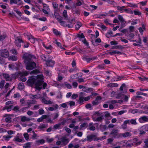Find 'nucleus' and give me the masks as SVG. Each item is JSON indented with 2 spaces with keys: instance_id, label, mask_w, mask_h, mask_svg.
<instances>
[{
  "instance_id": "nucleus-1",
  "label": "nucleus",
  "mask_w": 148,
  "mask_h": 148,
  "mask_svg": "<svg viewBox=\"0 0 148 148\" xmlns=\"http://www.w3.org/2000/svg\"><path fill=\"white\" fill-rule=\"evenodd\" d=\"M43 77L42 75H37L36 76H32L30 77L27 81V84L29 86H32L35 84L36 90H40L42 87L45 89L47 86V84L44 83L42 84L44 81Z\"/></svg>"
},
{
  "instance_id": "nucleus-2",
  "label": "nucleus",
  "mask_w": 148,
  "mask_h": 148,
  "mask_svg": "<svg viewBox=\"0 0 148 148\" xmlns=\"http://www.w3.org/2000/svg\"><path fill=\"white\" fill-rule=\"evenodd\" d=\"M24 62L26 65V69L28 70H31L36 67V64L34 60L36 59L35 56L28 53H25L23 55Z\"/></svg>"
},
{
  "instance_id": "nucleus-3",
  "label": "nucleus",
  "mask_w": 148,
  "mask_h": 148,
  "mask_svg": "<svg viewBox=\"0 0 148 148\" xmlns=\"http://www.w3.org/2000/svg\"><path fill=\"white\" fill-rule=\"evenodd\" d=\"M99 137H97L96 135L92 134L87 136V141L88 142H91L93 140L94 141H97L100 140Z\"/></svg>"
},
{
  "instance_id": "nucleus-4",
  "label": "nucleus",
  "mask_w": 148,
  "mask_h": 148,
  "mask_svg": "<svg viewBox=\"0 0 148 148\" xmlns=\"http://www.w3.org/2000/svg\"><path fill=\"white\" fill-rule=\"evenodd\" d=\"M0 54L1 56L5 58H7L9 56V52L6 49L1 50H0Z\"/></svg>"
},
{
  "instance_id": "nucleus-5",
  "label": "nucleus",
  "mask_w": 148,
  "mask_h": 148,
  "mask_svg": "<svg viewBox=\"0 0 148 148\" xmlns=\"http://www.w3.org/2000/svg\"><path fill=\"white\" fill-rule=\"evenodd\" d=\"M61 140L62 145L63 146L66 145L69 141V138H67L65 136H63L60 139Z\"/></svg>"
},
{
  "instance_id": "nucleus-6",
  "label": "nucleus",
  "mask_w": 148,
  "mask_h": 148,
  "mask_svg": "<svg viewBox=\"0 0 148 148\" xmlns=\"http://www.w3.org/2000/svg\"><path fill=\"white\" fill-rule=\"evenodd\" d=\"M28 74V73L27 71H25L23 72L21 75V80L22 82H25L26 79L24 77L27 75Z\"/></svg>"
},
{
  "instance_id": "nucleus-7",
  "label": "nucleus",
  "mask_w": 148,
  "mask_h": 148,
  "mask_svg": "<svg viewBox=\"0 0 148 148\" xmlns=\"http://www.w3.org/2000/svg\"><path fill=\"white\" fill-rule=\"evenodd\" d=\"M23 41L22 39L18 37H16L15 38V43L16 46L18 47H20L21 45L20 43L23 42Z\"/></svg>"
},
{
  "instance_id": "nucleus-8",
  "label": "nucleus",
  "mask_w": 148,
  "mask_h": 148,
  "mask_svg": "<svg viewBox=\"0 0 148 148\" xmlns=\"http://www.w3.org/2000/svg\"><path fill=\"white\" fill-rule=\"evenodd\" d=\"M55 64V61L52 60H48L46 62V64L48 66L52 67Z\"/></svg>"
},
{
  "instance_id": "nucleus-9",
  "label": "nucleus",
  "mask_w": 148,
  "mask_h": 148,
  "mask_svg": "<svg viewBox=\"0 0 148 148\" xmlns=\"http://www.w3.org/2000/svg\"><path fill=\"white\" fill-rule=\"evenodd\" d=\"M13 3L17 4L18 5H20L23 4L21 0H10V4Z\"/></svg>"
},
{
  "instance_id": "nucleus-10",
  "label": "nucleus",
  "mask_w": 148,
  "mask_h": 148,
  "mask_svg": "<svg viewBox=\"0 0 148 148\" xmlns=\"http://www.w3.org/2000/svg\"><path fill=\"white\" fill-rule=\"evenodd\" d=\"M2 75L6 81H11L12 80V77L10 76L7 73H3Z\"/></svg>"
},
{
  "instance_id": "nucleus-11",
  "label": "nucleus",
  "mask_w": 148,
  "mask_h": 148,
  "mask_svg": "<svg viewBox=\"0 0 148 148\" xmlns=\"http://www.w3.org/2000/svg\"><path fill=\"white\" fill-rule=\"evenodd\" d=\"M118 18L120 20L122 26H124L126 22L124 20L123 16L120 15L118 16Z\"/></svg>"
},
{
  "instance_id": "nucleus-12",
  "label": "nucleus",
  "mask_w": 148,
  "mask_h": 148,
  "mask_svg": "<svg viewBox=\"0 0 148 148\" xmlns=\"http://www.w3.org/2000/svg\"><path fill=\"white\" fill-rule=\"evenodd\" d=\"M118 130L113 129L111 132L110 135H112L113 137L116 138V136L118 133Z\"/></svg>"
},
{
  "instance_id": "nucleus-13",
  "label": "nucleus",
  "mask_w": 148,
  "mask_h": 148,
  "mask_svg": "<svg viewBox=\"0 0 148 148\" xmlns=\"http://www.w3.org/2000/svg\"><path fill=\"white\" fill-rule=\"evenodd\" d=\"M83 94V93L82 92H81L80 93V95L79 96V99L78 101V102L81 104H82L84 101V97L82 95V94Z\"/></svg>"
},
{
  "instance_id": "nucleus-14",
  "label": "nucleus",
  "mask_w": 148,
  "mask_h": 148,
  "mask_svg": "<svg viewBox=\"0 0 148 148\" xmlns=\"http://www.w3.org/2000/svg\"><path fill=\"white\" fill-rule=\"evenodd\" d=\"M139 121L141 123L144 122H147L148 121V116H144L139 119Z\"/></svg>"
},
{
  "instance_id": "nucleus-15",
  "label": "nucleus",
  "mask_w": 148,
  "mask_h": 148,
  "mask_svg": "<svg viewBox=\"0 0 148 148\" xmlns=\"http://www.w3.org/2000/svg\"><path fill=\"white\" fill-rule=\"evenodd\" d=\"M133 143V145H140L141 143V141L139 140L137 138H134L132 141Z\"/></svg>"
},
{
  "instance_id": "nucleus-16",
  "label": "nucleus",
  "mask_w": 148,
  "mask_h": 148,
  "mask_svg": "<svg viewBox=\"0 0 148 148\" xmlns=\"http://www.w3.org/2000/svg\"><path fill=\"white\" fill-rule=\"evenodd\" d=\"M133 146V143L132 140H129L126 143L125 146L127 147H131Z\"/></svg>"
},
{
  "instance_id": "nucleus-17",
  "label": "nucleus",
  "mask_w": 148,
  "mask_h": 148,
  "mask_svg": "<svg viewBox=\"0 0 148 148\" xmlns=\"http://www.w3.org/2000/svg\"><path fill=\"white\" fill-rule=\"evenodd\" d=\"M104 119V116L101 115V116L98 117L97 118H93V120L94 121L101 122Z\"/></svg>"
},
{
  "instance_id": "nucleus-18",
  "label": "nucleus",
  "mask_w": 148,
  "mask_h": 148,
  "mask_svg": "<svg viewBox=\"0 0 148 148\" xmlns=\"http://www.w3.org/2000/svg\"><path fill=\"white\" fill-rule=\"evenodd\" d=\"M42 103L47 104H52L53 103V102L51 101H47L44 98H43L42 99Z\"/></svg>"
},
{
  "instance_id": "nucleus-19",
  "label": "nucleus",
  "mask_w": 148,
  "mask_h": 148,
  "mask_svg": "<svg viewBox=\"0 0 148 148\" xmlns=\"http://www.w3.org/2000/svg\"><path fill=\"white\" fill-rule=\"evenodd\" d=\"M123 89H124L123 92L126 93L127 91V89L125 84H123L120 88V89L121 90H123Z\"/></svg>"
},
{
  "instance_id": "nucleus-20",
  "label": "nucleus",
  "mask_w": 148,
  "mask_h": 148,
  "mask_svg": "<svg viewBox=\"0 0 148 148\" xmlns=\"http://www.w3.org/2000/svg\"><path fill=\"white\" fill-rule=\"evenodd\" d=\"M128 124L127 121L126 120L124 121L123 123L121 125V128L124 130H125L127 128V124Z\"/></svg>"
},
{
  "instance_id": "nucleus-21",
  "label": "nucleus",
  "mask_w": 148,
  "mask_h": 148,
  "mask_svg": "<svg viewBox=\"0 0 148 148\" xmlns=\"http://www.w3.org/2000/svg\"><path fill=\"white\" fill-rule=\"evenodd\" d=\"M126 120L129 124L130 123L133 125H136L137 124L136 121V119H132L131 120Z\"/></svg>"
},
{
  "instance_id": "nucleus-22",
  "label": "nucleus",
  "mask_w": 148,
  "mask_h": 148,
  "mask_svg": "<svg viewBox=\"0 0 148 148\" xmlns=\"http://www.w3.org/2000/svg\"><path fill=\"white\" fill-rule=\"evenodd\" d=\"M30 119L29 118H27L25 116H21V121L22 122H25L28 121H29Z\"/></svg>"
},
{
  "instance_id": "nucleus-23",
  "label": "nucleus",
  "mask_w": 148,
  "mask_h": 148,
  "mask_svg": "<svg viewBox=\"0 0 148 148\" xmlns=\"http://www.w3.org/2000/svg\"><path fill=\"white\" fill-rule=\"evenodd\" d=\"M123 137L126 138L128 137L131 136L132 135L131 133L130 132H126L124 133H123Z\"/></svg>"
},
{
  "instance_id": "nucleus-24",
  "label": "nucleus",
  "mask_w": 148,
  "mask_h": 148,
  "mask_svg": "<svg viewBox=\"0 0 148 148\" xmlns=\"http://www.w3.org/2000/svg\"><path fill=\"white\" fill-rule=\"evenodd\" d=\"M36 142L37 145H39L41 144L44 143L45 142V140L43 139L39 140H36Z\"/></svg>"
},
{
  "instance_id": "nucleus-25",
  "label": "nucleus",
  "mask_w": 148,
  "mask_h": 148,
  "mask_svg": "<svg viewBox=\"0 0 148 148\" xmlns=\"http://www.w3.org/2000/svg\"><path fill=\"white\" fill-rule=\"evenodd\" d=\"M28 38L29 40H30L31 42L32 43H34L36 40V39L35 38L32 36H28Z\"/></svg>"
},
{
  "instance_id": "nucleus-26",
  "label": "nucleus",
  "mask_w": 148,
  "mask_h": 148,
  "mask_svg": "<svg viewBox=\"0 0 148 148\" xmlns=\"http://www.w3.org/2000/svg\"><path fill=\"white\" fill-rule=\"evenodd\" d=\"M14 141L16 142H21L22 141V140L18 136H16L14 138Z\"/></svg>"
},
{
  "instance_id": "nucleus-27",
  "label": "nucleus",
  "mask_w": 148,
  "mask_h": 148,
  "mask_svg": "<svg viewBox=\"0 0 148 148\" xmlns=\"http://www.w3.org/2000/svg\"><path fill=\"white\" fill-rule=\"evenodd\" d=\"M96 58V57H92L91 58H85V57H84L83 58V59L84 60V59H85L86 60V61L87 62H90V61L92 60H94Z\"/></svg>"
},
{
  "instance_id": "nucleus-28",
  "label": "nucleus",
  "mask_w": 148,
  "mask_h": 148,
  "mask_svg": "<svg viewBox=\"0 0 148 148\" xmlns=\"http://www.w3.org/2000/svg\"><path fill=\"white\" fill-rule=\"evenodd\" d=\"M32 143L30 142H28L24 144L23 146V148H30Z\"/></svg>"
},
{
  "instance_id": "nucleus-29",
  "label": "nucleus",
  "mask_w": 148,
  "mask_h": 148,
  "mask_svg": "<svg viewBox=\"0 0 148 148\" xmlns=\"http://www.w3.org/2000/svg\"><path fill=\"white\" fill-rule=\"evenodd\" d=\"M24 84L23 83H20L18 84V88L19 90H22L24 88Z\"/></svg>"
},
{
  "instance_id": "nucleus-30",
  "label": "nucleus",
  "mask_w": 148,
  "mask_h": 148,
  "mask_svg": "<svg viewBox=\"0 0 148 148\" xmlns=\"http://www.w3.org/2000/svg\"><path fill=\"white\" fill-rule=\"evenodd\" d=\"M108 86L112 87H117L118 86V84L116 83H111L108 84Z\"/></svg>"
},
{
  "instance_id": "nucleus-31",
  "label": "nucleus",
  "mask_w": 148,
  "mask_h": 148,
  "mask_svg": "<svg viewBox=\"0 0 148 148\" xmlns=\"http://www.w3.org/2000/svg\"><path fill=\"white\" fill-rule=\"evenodd\" d=\"M36 101L35 100L32 99V100H30L29 101L27 102V104L28 105H30L31 104H35L36 103Z\"/></svg>"
},
{
  "instance_id": "nucleus-32",
  "label": "nucleus",
  "mask_w": 148,
  "mask_h": 148,
  "mask_svg": "<svg viewBox=\"0 0 148 148\" xmlns=\"http://www.w3.org/2000/svg\"><path fill=\"white\" fill-rule=\"evenodd\" d=\"M8 59L9 60H11L13 61H16L17 60V58L16 56H10Z\"/></svg>"
},
{
  "instance_id": "nucleus-33",
  "label": "nucleus",
  "mask_w": 148,
  "mask_h": 148,
  "mask_svg": "<svg viewBox=\"0 0 148 148\" xmlns=\"http://www.w3.org/2000/svg\"><path fill=\"white\" fill-rule=\"evenodd\" d=\"M63 16L65 18L64 19L67 20L68 18V16L67 14V12L66 10L64 11L63 13Z\"/></svg>"
},
{
  "instance_id": "nucleus-34",
  "label": "nucleus",
  "mask_w": 148,
  "mask_h": 148,
  "mask_svg": "<svg viewBox=\"0 0 148 148\" xmlns=\"http://www.w3.org/2000/svg\"><path fill=\"white\" fill-rule=\"evenodd\" d=\"M64 124V123L62 122L61 123L56 124L53 126V128L55 129H58L61 125V124Z\"/></svg>"
},
{
  "instance_id": "nucleus-35",
  "label": "nucleus",
  "mask_w": 148,
  "mask_h": 148,
  "mask_svg": "<svg viewBox=\"0 0 148 148\" xmlns=\"http://www.w3.org/2000/svg\"><path fill=\"white\" fill-rule=\"evenodd\" d=\"M46 127L47 126L45 125L42 124L41 125L38 126V128L39 129L43 130L44 129L46 128Z\"/></svg>"
},
{
  "instance_id": "nucleus-36",
  "label": "nucleus",
  "mask_w": 148,
  "mask_h": 148,
  "mask_svg": "<svg viewBox=\"0 0 148 148\" xmlns=\"http://www.w3.org/2000/svg\"><path fill=\"white\" fill-rule=\"evenodd\" d=\"M81 26L82 23L80 22H77L76 25H75V28L76 29H78Z\"/></svg>"
},
{
  "instance_id": "nucleus-37",
  "label": "nucleus",
  "mask_w": 148,
  "mask_h": 148,
  "mask_svg": "<svg viewBox=\"0 0 148 148\" xmlns=\"http://www.w3.org/2000/svg\"><path fill=\"white\" fill-rule=\"evenodd\" d=\"M48 57V56H45L44 55H42L40 56V58L44 61H46V62L47 61L48 59H47V58Z\"/></svg>"
},
{
  "instance_id": "nucleus-38",
  "label": "nucleus",
  "mask_w": 148,
  "mask_h": 148,
  "mask_svg": "<svg viewBox=\"0 0 148 148\" xmlns=\"http://www.w3.org/2000/svg\"><path fill=\"white\" fill-rule=\"evenodd\" d=\"M40 73L39 71L37 69H35L34 70L30 72V74H35L36 75Z\"/></svg>"
},
{
  "instance_id": "nucleus-39",
  "label": "nucleus",
  "mask_w": 148,
  "mask_h": 148,
  "mask_svg": "<svg viewBox=\"0 0 148 148\" xmlns=\"http://www.w3.org/2000/svg\"><path fill=\"white\" fill-rule=\"evenodd\" d=\"M5 83V81L4 80H1L0 82V88H3Z\"/></svg>"
},
{
  "instance_id": "nucleus-40",
  "label": "nucleus",
  "mask_w": 148,
  "mask_h": 148,
  "mask_svg": "<svg viewBox=\"0 0 148 148\" xmlns=\"http://www.w3.org/2000/svg\"><path fill=\"white\" fill-rule=\"evenodd\" d=\"M100 130L102 131L105 130L106 129V126L105 125H100Z\"/></svg>"
},
{
  "instance_id": "nucleus-41",
  "label": "nucleus",
  "mask_w": 148,
  "mask_h": 148,
  "mask_svg": "<svg viewBox=\"0 0 148 148\" xmlns=\"http://www.w3.org/2000/svg\"><path fill=\"white\" fill-rule=\"evenodd\" d=\"M20 102L22 106H24L25 105V101L24 99H21L20 100Z\"/></svg>"
},
{
  "instance_id": "nucleus-42",
  "label": "nucleus",
  "mask_w": 148,
  "mask_h": 148,
  "mask_svg": "<svg viewBox=\"0 0 148 148\" xmlns=\"http://www.w3.org/2000/svg\"><path fill=\"white\" fill-rule=\"evenodd\" d=\"M125 6H123L121 7L118 6L116 7V9L118 10H119V11H121L122 10H124V8H125Z\"/></svg>"
},
{
  "instance_id": "nucleus-43",
  "label": "nucleus",
  "mask_w": 148,
  "mask_h": 148,
  "mask_svg": "<svg viewBox=\"0 0 148 148\" xmlns=\"http://www.w3.org/2000/svg\"><path fill=\"white\" fill-rule=\"evenodd\" d=\"M52 4L54 8L56 9L58 8V4L56 2H52Z\"/></svg>"
},
{
  "instance_id": "nucleus-44",
  "label": "nucleus",
  "mask_w": 148,
  "mask_h": 148,
  "mask_svg": "<svg viewBox=\"0 0 148 148\" xmlns=\"http://www.w3.org/2000/svg\"><path fill=\"white\" fill-rule=\"evenodd\" d=\"M30 96V98L33 99H38L39 98V97H37V95H31Z\"/></svg>"
},
{
  "instance_id": "nucleus-45",
  "label": "nucleus",
  "mask_w": 148,
  "mask_h": 148,
  "mask_svg": "<svg viewBox=\"0 0 148 148\" xmlns=\"http://www.w3.org/2000/svg\"><path fill=\"white\" fill-rule=\"evenodd\" d=\"M53 33L56 35H59L61 34L60 33L58 32L57 30L56 29H53Z\"/></svg>"
},
{
  "instance_id": "nucleus-46",
  "label": "nucleus",
  "mask_w": 148,
  "mask_h": 148,
  "mask_svg": "<svg viewBox=\"0 0 148 148\" xmlns=\"http://www.w3.org/2000/svg\"><path fill=\"white\" fill-rule=\"evenodd\" d=\"M83 90L85 92H91L92 91V88H88L87 89H86V88H85V89H84V90Z\"/></svg>"
},
{
  "instance_id": "nucleus-47",
  "label": "nucleus",
  "mask_w": 148,
  "mask_h": 148,
  "mask_svg": "<svg viewBox=\"0 0 148 148\" xmlns=\"http://www.w3.org/2000/svg\"><path fill=\"white\" fill-rule=\"evenodd\" d=\"M32 132L33 133V135L32 136V138L34 139H36L37 136V134L35 133L34 131H32Z\"/></svg>"
},
{
  "instance_id": "nucleus-48",
  "label": "nucleus",
  "mask_w": 148,
  "mask_h": 148,
  "mask_svg": "<svg viewBox=\"0 0 148 148\" xmlns=\"http://www.w3.org/2000/svg\"><path fill=\"white\" fill-rule=\"evenodd\" d=\"M60 24L64 27L66 26V24L65 23V22L64 21H60Z\"/></svg>"
},
{
  "instance_id": "nucleus-49",
  "label": "nucleus",
  "mask_w": 148,
  "mask_h": 148,
  "mask_svg": "<svg viewBox=\"0 0 148 148\" xmlns=\"http://www.w3.org/2000/svg\"><path fill=\"white\" fill-rule=\"evenodd\" d=\"M99 103V101H98L96 99L95 101H93L92 102V103L93 105L95 106L97 105Z\"/></svg>"
},
{
  "instance_id": "nucleus-50",
  "label": "nucleus",
  "mask_w": 148,
  "mask_h": 148,
  "mask_svg": "<svg viewBox=\"0 0 148 148\" xmlns=\"http://www.w3.org/2000/svg\"><path fill=\"white\" fill-rule=\"evenodd\" d=\"M11 137V136L9 135L5 136H3V138L6 140H8Z\"/></svg>"
},
{
  "instance_id": "nucleus-51",
  "label": "nucleus",
  "mask_w": 148,
  "mask_h": 148,
  "mask_svg": "<svg viewBox=\"0 0 148 148\" xmlns=\"http://www.w3.org/2000/svg\"><path fill=\"white\" fill-rule=\"evenodd\" d=\"M38 112L39 114L40 115L43 114L45 113V111L42 108L38 110Z\"/></svg>"
},
{
  "instance_id": "nucleus-52",
  "label": "nucleus",
  "mask_w": 148,
  "mask_h": 148,
  "mask_svg": "<svg viewBox=\"0 0 148 148\" xmlns=\"http://www.w3.org/2000/svg\"><path fill=\"white\" fill-rule=\"evenodd\" d=\"M78 74H77L75 75H72L71 76V78L72 79H75L77 78H78L77 77Z\"/></svg>"
},
{
  "instance_id": "nucleus-53",
  "label": "nucleus",
  "mask_w": 148,
  "mask_h": 148,
  "mask_svg": "<svg viewBox=\"0 0 148 148\" xmlns=\"http://www.w3.org/2000/svg\"><path fill=\"white\" fill-rule=\"evenodd\" d=\"M55 43L59 47H60L61 49L63 48L62 47L61 45V43L60 42H58L56 40V42Z\"/></svg>"
},
{
  "instance_id": "nucleus-54",
  "label": "nucleus",
  "mask_w": 148,
  "mask_h": 148,
  "mask_svg": "<svg viewBox=\"0 0 148 148\" xmlns=\"http://www.w3.org/2000/svg\"><path fill=\"white\" fill-rule=\"evenodd\" d=\"M82 117H83L82 116H78L77 118L78 119L79 121H83L86 120V119H83Z\"/></svg>"
},
{
  "instance_id": "nucleus-55",
  "label": "nucleus",
  "mask_w": 148,
  "mask_h": 148,
  "mask_svg": "<svg viewBox=\"0 0 148 148\" xmlns=\"http://www.w3.org/2000/svg\"><path fill=\"white\" fill-rule=\"evenodd\" d=\"M87 125V123H82L80 126V130L83 127H86Z\"/></svg>"
},
{
  "instance_id": "nucleus-56",
  "label": "nucleus",
  "mask_w": 148,
  "mask_h": 148,
  "mask_svg": "<svg viewBox=\"0 0 148 148\" xmlns=\"http://www.w3.org/2000/svg\"><path fill=\"white\" fill-rule=\"evenodd\" d=\"M25 138V139L27 140L29 138V135L27 133H25L23 134Z\"/></svg>"
},
{
  "instance_id": "nucleus-57",
  "label": "nucleus",
  "mask_w": 148,
  "mask_h": 148,
  "mask_svg": "<svg viewBox=\"0 0 148 148\" xmlns=\"http://www.w3.org/2000/svg\"><path fill=\"white\" fill-rule=\"evenodd\" d=\"M11 118L10 117L8 116L5 118V120L6 122L10 123L11 121Z\"/></svg>"
},
{
  "instance_id": "nucleus-58",
  "label": "nucleus",
  "mask_w": 148,
  "mask_h": 148,
  "mask_svg": "<svg viewBox=\"0 0 148 148\" xmlns=\"http://www.w3.org/2000/svg\"><path fill=\"white\" fill-rule=\"evenodd\" d=\"M115 48L116 49H122L123 48V47L121 45H117L115 46Z\"/></svg>"
},
{
  "instance_id": "nucleus-59",
  "label": "nucleus",
  "mask_w": 148,
  "mask_h": 148,
  "mask_svg": "<svg viewBox=\"0 0 148 148\" xmlns=\"http://www.w3.org/2000/svg\"><path fill=\"white\" fill-rule=\"evenodd\" d=\"M56 18L57 19V20L60 21L62 20L63 19L62 17L60 15H58V16L56 17Z\"/></svg>"
},
{
  "instance_id": "nucleus-60",
  "label": "nucleus",
  "mask_w": 148,
  "mask_h": 148,
  "mask_svg": "<svg viewBox=\"0 0 148 148\" xmlns=\"http://www.w3.org/2000/svg\"><path fill=\"white\" fill-rule=\"evenodd\" d=\"M27 109V108L25 107H23V108L20 109V112H25L26 111Z\"/></svg>"
},
{
  "instance_id": "nucleus-61",
  "label": "nucleus",
  "mask_w": 148,
  "mask_h": 148,
  "mask_svg": "<svg viewBox=\"0 0 148 148\" xmlns=\"http://www.w3.org/2000/svg\"><path fill=\"white\" fill-rule=\"evenodd\" d=\"M5 60L3 58L0 57V64H3L5 63Z\"/></svg>"
},
{
  "instance_id": "nucleus-62",
  "label": "nucleus",
  "mask_w": 148,
  "mask_h": 148,
  "mask_svg": "<svg viewBox=\"0 0 148 148\" xmlns=\"http://www.w3.org/2000/svg\"><path fill=\"white\" fill-rule=\"evenodd\" d=\"M134 14L136 15H139L141 14V13L138 11L134 10Z\"/></svg>"
},
{
  "instance_id": "nucleus-63",
  "label": "nucleus",
  "mask_w": 148,
  "mask_h": 148,
  "mask_svg": "<svg viewBox=\"0 0 148 148\" xmlns=\"http://www.w3.org/2000/svg\"><path fill=\"white\" fill-rule=\"evenodd\" d=\"M13 106V105H10L7 106V110L8 112H9L11 110Z\"/></svg>"
},
{
  "instance_id": "nucleus-64",
  "label": "nucleus",
  "mask_w": 148,
  "mask_h": 148,
  "mask_svg": "<svg viewBox=\"0 0 148 148\" xmlns=\"http://www.w3.org/2000/svg\"><path fill=\"white\" fill-rule=\"evenodd\" d=\"M65 86L68 89H71L72 88L71 85L69 84H65Z\"/></svg>"
}]
</instances>
